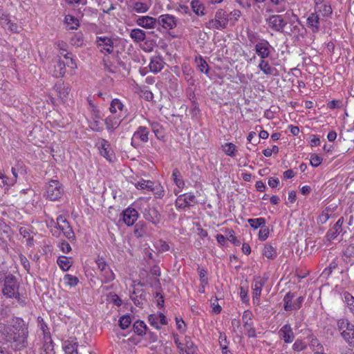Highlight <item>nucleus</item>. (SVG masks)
<instances>
[{"instance_id":"1","label":"nucleus","mask_w":354,"mask_h":354,"mask_svg":"<svg viewBox=\"0 0 354 354\" xmlns=\"http://www.w3.org/2000/svg\"><path fill=\"white\" fill-rule=\"evenodd\" d=\"M3 279V295L8 298L19 299L20 294L19 292V284L16 277L11 273H7L6 271Z\"/></svg>"},{"instance_id":"2","label":"nucleus","mask_w":354,"mask_h":354,"mask_svg":"<svg viewBox=\"0 0 354 354\" xmlns=\"http://www.w3.org/2000/svg\"><path fill=\"white\" fill-rule=\"evenodd\" d=\"M337 326L343 339L348 343L354 344V325L347 319L342 318L337 320Z\"/></svg>"},{"instance_id":"3","label":"nucleus","mask_w":354,"mask_h":354,"mask_svg":"<svg viewBox=\"0 0 354 354\" xmlns=\"http://www.w3.org/2000/svg\"><path fill=\"white\" fill-rule=\"evenodd\" d=\"M228 21L227 12L223 9H219L216 12L214 19L209 20L206 24V27L210 29L223 30L227 27Z\"/></svg>"},{"instance_id":"4","label":"nucleus","mask_w":354,"mask_h":354,"mask_svg":"<svg viewBox=\"0 0 354 354\" xmlns=\"http://www.w3.org/2000/svg\"><path fill=\"white\" fill-rule=\"evenodd\" d=\"M64 194L62 185L56 180L49 181L46 187L45 196L46 198L50 201H57Z\"/></svg>"},{"instance_id":"5","label":"nucleus","mask_w":354,"mask_h":354,"mask_svg":"<svg viewBox=\"0 0 354 354\" xmlns=\"http://www.w3.org/2000/svg\"><path fill=\"white\" fill-rule=\"evenodd\" d=\"M28 332H20L19 333H11L10 342L12 346L18 351H21L28 346Z\"/></svg>"},{"instance_id":"6","label":"nucleus","mask_w":354,"mask_h":354,"mask_svg":"<svg viewBox=\"0 0 354 354\" xmlns=\"http://www.w3.org/2000/svg\"><path fill=\"white\" fill-rule=\"evenodd\" d=\"M149 129L143 126H140L134 132L131 138V145L137 148L140 144L139 140L142 142H147L149 141Z\"/></svg>"},{"instance_id":"7","label":"nucleus","mask_w":354,"mask_h":354,"mask_svg":"<svg viewBox=\"0 0 354 354\" xmlns=\"http://www.w3.org/2000/svg\"><path fill=\"white\" fill-rule=\"evenodd\" d=\"M115 39L106 36H100L96 37L95 44L100 48L102 53L111 54L113 51Z\"/></svg>"},{"instance_id":"8","label":"nucleus","mask_w":354,"mask_h":354,"mask_svg":"<svg viewBox=\"0 0 354 354\" xmlns=\"http://www.w3.org/2000/svg\"><path fill=\"white\" fill-rule=\"evenodd\" d=\"M176 207L179 209H185L197 203L195 195L192 193H186L178 196L176 200Z\"/></svg>"},{"instance_id":"9","label":"nucleus","mask_w":354,"mask_h":354,"mask_svg":"<svg viewBox=\"0 0 354 354\" xmlns=\"http://www.w3.org/2000/svg\"><path fill=\"white\" fill-rule=\"evenodd\" d=\"M272 46L270 43L262 39L254 45V51L261 59H266L271 55Z\"/></svg>"},{"instance_id":"10","label":"nucleus","mask_w":354,"mask_h":354,"mask_svg":"<svg viewBox=\"0 0 354 354\" xmlns=\"http://www.w3.org/2000/svg\"><path fill=\"white\" fill-rule=\"evenodd\" d=\"M177 19L169 14L161 15L157 19L158 26H162L166 30H171L177 26Z\"/></svg>"},{"instance_id":"11","label":"nucleus","mask_w":354,"mask_h":354,"mask_svg":"<svg viewBox=\"0 0 354 354\" xmlns=\"http://www.w3.org/2000/svg\"><path fill=\"white\" fill-rule=\"evenodd\" d=\"M144 218L158 227L162 221V217L159 212L155 207L145 208L143 212Z\"/></svg>"},{"instance_id":"12","label":"nucleus","mask_w":354,"mask_h":354,"mask_svg":"<svg viewBox=\"0 0 354 354\" xmlns=\"http://www.w3.org/2000/svg\"><path fill=\"white\" fill-rule=\"evenodd\" d=\"M268 26L272 30L283 32L284 28L287 24L281 15H272L268 19Z\"/></svg>"},{"instance_id":"13","label":"nucleus","mask_w":354,"mask_h":354,"mask_svg":"<svg viewBox=\"0 0 354 354\" xmlns=\"http://www.w3.org/2000/svg\"><path fill=\"white\" fill-rule=\"evenodd\" d=\"M279 337L285 343H291L295 339V335L290 324L283 326L278 331Z\"/></svg>"},{"instance_id":"14","label":"nucleus","mask_w":354,"mask_h":354,"mask_svg":"<svg viewBox=\"0 0 354 354\" xmlns=\"http://www.w3.org/2000/svg\"><path fill=\"white\" fill-rule=\"evenodd\" d=\"M344 223V218L340 217L337 221L334 224V225L330 227L326 235V238L327 241H331L335 239L342 232V225Z\"/></svg>"},{"instance_id":"15","label":"nucleus","mask_w":354,"mask_h":354,"mask_svg":"<svg viewBox=\"0 0 354 354\" xmlns=\"http://www.w3.org/2000/svg\"><path fill=\"white\" fill-rule=\"evenodd\" d=\"M122 220L128 225H133L138 218V212L134 208L128 207L122 213Z\"/></svg>"},{"instance_id":"16","label":"nucleus","mask_w":354,"mask_h":354,"mask_svg":"<svg viewBox=\"0 0 354 354\" xmlns=\"http://www.w3.org/2000/svg\"><path fill=\"white\" fill-rule=\"evenodd\" d=\"M100 154L106 160L111 162L113 158V151L110 143L105 139H100L97 143Z\"/></svg>"},{"instance_id":"17","label":"nucleus","mask_w":354,"mask_h":354,"mask_svg":"<svg viewBox=\"0 0 354 354\" xmlns=\"http://www.w3.org/2000/svg\"><path fill=\"white\" fill-rule=\"evenodd\" d=\"M138 26L145 29H151L158 27L157 19L149 16H141L136 20Z\"/></svg>"},{"instance_id":"18","label":"nucleus","mask_w":354,"mask_h":354,"mask_svg":"<svg viewBox=\"0 0 354 354\" xmlns=\"http://www.w3.org/2000/svg\"><path fill=\"white\" fill-rule=\"evenodd\" d=\"M321 20L322 19L319 17V15L314 12L308 17L307 25L312 29L313 32H317L319 30Z\"/></svg>"},{"instance_id":"19","label":"nucleus","mask_w":354,"mask_h":354,"mask_svg":"<svg viewBox=\"0 0 354 354\" xmlns=\"http://www.w3.org/2000/svg\"><path fill=\"white\" fill-rule=\"evenodd\" d=\"M196 351V346L194 345L190 337L186 336L183 342L180 354H194Z\"/></svg>"},{"instance_id":"20","label":"nucleus","mask_w":354,"mask_h":354,"mask_svg":"<svg viewBox=\"0 0 354 354\" xmlns=\"http://www.w3.org/2000/svg\"><path fill=\"white\" fill-rule=\"evenodd\" d=\"M148 319L150 324L157 329L160 328L159 324L166 325L167 324L166 317L162 313H159L158 315H150Z\"/></svg>"},{"instance_id":"21","label":"nucleus","mask_w":354,"mask_h":354,"mask_svg":"<svg viewBox=\"0 0 354 354\" xmlns=\"http://www.w3.org/2000/svg\"><path fill=\"white\" fill-rule=\"evenodd\" d=\"M267 281V278L265 277H256L254 279V285L253 288V300L258 299L261 295L262 287Z\"/></svg>"},{"instance_id":"22","label":"nucleus","mask_w":354,"mask_h":354,"mask_svg":"<svg viewBox=\"0 0 354 354\" xmlns=\"http://www.w3.org/2000/svg\"><path fill=\"white\" fill-rule=\"evenodd\" d=\"M11 333H19L20 332H28V326L21 319L17 317L13 320L12 329Z\"/></svg>"},{"instance_id":"23","label":"nucleus","mask_w":354,"mask_h":354,"mask_svg":"<svg viewBox=\"0 0 354 354\" xmlns=\"http://www.w3.org/2000/svg\"><path fill=\"white\" fill-rule=\"evenodd\" d=\"M315 12L319 15V17H329L331 15L333 10L330 5L323 3L315 4Z\"/></svg>"},{"instance_id":"24","label":"nucleus","mask_w":354,"mask_h":354,"mask_svg":"<svg viewBox=\"0 0 354 354\" xmlns=\"http://www.w3.org/2000/svg\"><path fill=\"white\" fill-rule=\"evenodd\" d=\"M78 344L76 339L66 340L63 344V349L66 354H79Z\"/></svg>"},{"instance_id":"25","label":"nucleus","mask_w":354,"mask_h":354,"mask_svg":"<svg viewBox=\"0 0 354 354\" xmlns=\"http://www.w3.org/2000/svg\"><path fill=\"white\" fill-rule=\"evenodd\" d=\"M164 64L162 59L160 56H156L151 58L149 66L151 72L157 73L162 69Z\"/></svg>"},{"instance_id":"26","label":"nucleus","mask_w":354,"mask_h":354,"mask_svg":"<svg viewBox=\"0 0 354 354\" xmlns=\"http://www.w3.org/2000/svg\"><path fill=\"white\" fill-rule=\"evenodd\" d=\"M54 89L59 94V97L63 100H65L68 97L71 91L70 87L65 86L64 82L62 81L57 82L54 86Z\"/></svg>"},{"instance_id":"27","label":"nucleus","mask_w":354,"mask_h":354,"mask_svg":"<svg viewBox=\"0 0 354 354\" xmlns=\"http://www.w3.org/2000/svg\"><path fill=\"white\" fill-rule=\"evenodd\" d=\"M129 36L135 43H140L146 39L145 31L140 28L132 29Z\"/></svg>"},{"instance_id":"28","label":"nucleus","mask_w":354,"mask_h":354,"mask_svg":"<svg viewBox=\"0 0 354 354\" xmlns=\"http://www.w3.org/2000/svg\"><path fill=\"white\" fill-rule=\"evenodd\" d=\"M54 62V75L57 77H63L66 73V64L59 57L55 59Z\"/></svg>"},{"instance_id":"29","label":"nucleus","mask_w":354,"mask_h":354,"mask_svg":"<svg viewBox=\"0 0 354 354\" xmlns=\"http://www.w3.org/2000/svg\"><path fill=\"white\" fill-rule=\"evenodd\" d=\"M106 128L109 131H113L120 124V120L115 116H109L105 119Z\"/></svg>"},{"instance_id":"30","label":"nucleus","mask_w":354,"mask_h":354,"mask_svg":"<svg viewBox=\"0 0 354 354\" xmlns=\"http://www.w3.org/2000/svg\"><path fill=\"white\" fill-rule=\"evenodd\" d=\"M100 118L101 117L100 115L99 111H94L92 116L93 121L90 122L89 123V127L93 131L99 132L102 130V127L100 122Z\"/></svg>"},{"instance_id":"31","label":"nucleus","mask_w":354,"mask_h":354,"mask_svg":"<svg viewBox=\"0 0 354 354\" xmlns=\"http://www.w3.org/2000/svg\"><path fill=\"white\" fill-rule=\"evenodd\" d=\"M11 328L6 325L0 324V343L10 342Z\"/></svg>"},{"instance_id":"32","label":"nucleus","mask_w":354,"mask_h":354,"mask_svg":"<svg viewBox=\"0 0 354 354\" xmlns=\"http://www.w3.org/2000/svg\"><path fill=\"white\" fill-rule=\"evenodd\" d=\"M172 180H173L174 183H175V185L177 186V187L180 190H182L184 188L185 185V181L183 178V176H182L180 171L177 168H175L173 170Z\"/></svg>"},{"instance_id":"33","label":"nucleus","mask_w":354,"mask_h":354,"mask_svg":"<svg viewBox=\"0 0 354 354\" xmlns=\"http://www.w3.org/2000/svg\"><path fill=\"white\" fill-rule=\"evenodd\" d=\"M258 68L266 75H273L274 71H276L274 68L270 66L266 59H261Z\"/></svg>"},{"instance_id":"34","label":"nucleus","mask_w":354,"mask_h":354,"mask_svg":"<svg viewBox=\"0 0 354 354\" xmlns=\"http://www.w3.org/2000/svg\"><path fill=\"white\" fill-rule=\"evenodd\" d=\"M133 328L134 333L138 335L142 336L146 334L147 326L143 321L137 320L134 322Z\"/></svg>"},{"instance_id":"35","label":"nucleus","mask_w":354,"mask_h":354,"mask_svg":"<svg viewBox=\"0 0 354 354\" xmlns=\"http://www.w3.org/2000/svg\"><path fill=\"white\" fill-rule=\"evenodd\" d=\"M295 297V293L288 292L283 297V308L286 311H291L293 310L292 308V299Z\"/></svg>"},{"instance_id":"36","label":"nucleus","mask_w":354,"mask_h":354,"mask_svg":"<svg viewBox=\"0 0 354 354\" xmlns=\"http://www.w3.org/2000/svg\"><path fill=\"white\" fill-rule=\"evenodd\" d=\"M131 299L136 306L142 307L143 301H146V293L142 292L139 295L134 291L131 295Z\"/></svg>"},{"instance_id":"37","label":"nucleus","mask_w":354,"mask_h":354,"mask_svg":"<svg viewBox=\"0 0 354 354\" xmlns=\"http://www.w3.org/2000/svg\"><path fill=\"white\" fill-rule=\"evenodd\" d=\"M195 63L196 64V67L199 69V71L201 73H205L206 74L208 73V64L207 62L201 56L196 57Z\"/></svg>"},{"instance_id":"38","label":"nucleus","mask_w":354,"mask_h":354,"mask_svg":"<svg viewBox=\"0 0 354 354\" xmlns=\"http://www.w3.org/2000/svg\"><path fill=\"white\" fill-rule=\"evenodd\" d=\"M136 188L140 189H147L149 191L154 190V183L150 180H142L141 181H138L135 184Z\"/></svg>"},{"instance_id":"39","label":"nucleus","mask_w":354,"mask_h":354,"mask_svg":"<svg viewBox=\"0 0 354 354\" xmlns=\"http://www.w3.org/2000/svg\"><path fill=\"white\" fill-rule=\"evenodd\" d=\"M248 223L250 225L254 230L260 227V229L263 227H265L266 225V219L263 217L257 218H249L248 220Z\"/></svg>"},{"instance_id":"40","label":"nucleus","mask_w":354,"mask_h":354,"mask_svg":"<svg viewBox=\"0 0 354 354\" xmlns=\"http://www.w3.org/2000/svg\"><path fill=\"white\" fill-rule=\"evenodd\" d=\"M101 277L103 278L102 282L104 283H109L115 279V274L109 267L101 272Z\"/></svg>"},{"instance_id":"41","label":"nucleus","mask_w":354,"mask_h":354,"mask_svg":"<svg viewBox=\"0 0 354 354\" xmlns=\"http://www.w3.org/2000/svg\"><path fill=\"white\" fill-rule=\"evenodd\" d=\"M263 254L270 259L276 258L277 253L274 247L270 244H266L263 248Z\"/></svg>"},{"instance_id":"42","label":"nucleus","mask_w":354,"mask_h":354,"mask_svg":"<svg viewBox=\"0 0 354 354\" xmlns=\"http://www.w3.org/2000/svg\"><path fill=\"white\" fill-rule=\"evenodd\" d=\"M191 6L192 10L197 15H203L205 8L202 3L199 0H192L191 2Z\"/></svg>"},{"instance_id":"43","label":"nucleus","mask_w":354,"mask_h":354,"mask_svg":"<svg viewBox=\"0 0 354 354\" xmlns=\"http://www.w3.org/2000/svg\"><path fill=\"white\" fill-rule=\"evenodd\" d=\"M301 25L300 24L299 21H292L290 24V26H289V31L288 30H284V32L286 33H287L288 35H298L300 34V31H301Z\"/></svg>"},{"instance_id":"44","label":"nucleus","mask_w":354,"mask_h":354,"mask_svg":"<svg viewBox=\"0 0 354 354\" xmlns=\"http://www.w3.org/2000/svg\"><path fill=\"white\" fill-rule=\"evenodd\" d=\"M124 107L122 102L119 99L115 98L111 102L109 111L111 113H115L118 110L122 111Z\"/></svg>"},{"instance_id":"45","label":"nucleus","mask_w":354,"mask_h":354,"mask_svg":"<svg viewBox=\"0 0 354 354\" xmlns=\"http://www.w3.org/2000/svg\"><path fill=\"white\" fill-rule=\"evenodd\" d=\"M222 149L226 155L231 157L235 156L236 146L232 142L225 143V145H222Z\"/></svg>"},{"instance_id":"46","label":"nucleus","mask_w":354,"mask_h":354,"mask_svg":"<svg viewBox=\"0 0 354 354\" xmlns=\"http://www.w3.org/2000/svg\"><path fill=\"white\" fill-rule=\"evenodd\" d=\"M57 264L60 268L64 271H67L71 267V263L68 257L65 256L59 257L57 261Z\"/></svg>"},{"instance_id":"47","label":"nucleus","mask_w":354,"mask_h":354,"mask_svg":"<svg viewBox=\"0 0 354 354\" xmlns=\"http://www.w3.org/2000/svg\"><path fill=\"white\" fill-rule=\"evenodd\" d=\"M145 227L146 225L144 222L140 221L136 223L133 231L134 235L137 238L142 237L145 234Z\"/></svg>"},{"instance_id":"48","label":"nucleus","mask_w":354,"mask_h":354,"mask_svg":"<svg viewBox=\"0 0 354 354\" xmlns=\"http://www.w3.org/2000/svg\"><path fill=\"white\" fill-rule=\"evenodd\" d=\"M149 6L142 2L136 1L133 5V10L137 13H145L148 11Z\"/></svg>"},{"instance_id":"49","label":"nucleus","mask_w":354,"mask_h":354,"mask_svg":"<svg viewBox=\"0 0 354 354\" xmlns=\"http://www.w3.org/2000/svg\"><path fill=\"white\" fill-rule=\"evenodd\" d=\"M61 231L64 233V235L66 236V239L68 240H73L75 238V234L72 230L71 226L69 223H68L66 225L64 226H60Z\"/></svg>"},{"instance_id":"50","label":"nucleus","mask_w":354,"mask_h":354,"mask_svg":"<svg viewBox=\"0 0 354 354\" xmlns=\"http://www.w3.org/2000/svg\"><path fill=\"white\" fill-rule=\"evenodd\" d=\"M65 22L69 26L68 29H77L79 26V21L75 17L71 15H66L65 17Z\"/></svg>"},{"instance_id":"51","label":"nucleus","mask_w":354,"mask_h":354,"mask_svg":"<svg viewBox=\"0 0 354 354\" xmlns=\"http://www.w3.org/2000/svg\"><path fill=\"white\" fill-rule=\"evenodd\" d=\"M19 171H20L21 174L23 173L22 167H20V168L12 167V173L13 175V178H10V180L9 181L5 180L4 185L10 186V185H14L17 181Z\"/></svg>"},{"instance_id":"52","label":"nucleus","mask_w":354,"mask_h":354,"mask_svg":"<svg viewBox=\"0 0 354 354\" xmlns=\"http://www.w3.org/2000/svg\"><path fill=\"white\" fill-rule=\"evenodd\" d=\"M310 348L313 349L314 354L323 353V346L319 342L317 339H313L310 344Z\"/></svg>"},{"instance_id":"53","label":"nucleus","mask_w":354,"mask_h":354,"mask_svg":"<svg viewBox=\"0 0 354 354\" xmlns=\"http://www.w3.org/2000/svg\"><path fill=\"white\" fill-rule=\"evenodd\" d=\"M131 323V319L128 315L122 316L119 319V326L123 330L127 329Z\"/></svg>"},{"instance_id":"54","label":"nucleus","mask_w":354,"mask_h":354,"mask_svg":"<svg viewBox=\"0 0 354 354\" xmlns=\"http://www.w3.org/2000/svg\"><path fill=\"white\" fill-rule=\"evenodd\" d=\"M150 125L151 130L153 131L157 138L159 139L160 137L162 136V128L158 122H151Z\"/></svg>"},{"instance_id":"55","label":"nucleus","mask_w":354,"mask_h":354,"mask_svg":"<svg viewBox=\"0 0 354 354\" xmlns=\"http://www.w3.org/2000/svg\"><path fill=\"white\" fill-rule=\"evenodd\" d=\"M64 279L66 283L71 287L75 286L79 282V279L77 277L69 274H65Z\"/></svg>"},{"instance_id":"56","label":"nucleus","mask_w":354,"mask_h":354,"mask_svg":"<svg viewBox=\"0 0 354 354\" xmlns=\"http://www.w3.org/2000/svg\"><path fill=\"white\" fill-rule=\"evenodd\" d=\"M306 344L300 339H297L292 344V349L297 352L304 351L306 348Z\"/></svg>"},{"instance_id":"57","label":"nucleus","mask_w":354,"mask_h":354,"mask_svg":"<svg viewBox=\"0 0 354 354\" xmlns=\"http://www.w3.org/2000/svg\"><path fill=\"white\" fill-rule=\"evenodd\" d=\"M338 266V263L335 260L331 261L328 267H326L322 272V275L328 277L332 272L335 270Z\"/></svg>"},{"instance_id":"58","label":"nucleus","mask_w":354,"mask_h":354,"mask_svg":"<svg viewBox=\"0 0 354 354\" xmlns=\"http://www.w3.org/2000/svg\"><path fill=\"white\" fill-rule=\"evenodd\" d=\"M322 158L320 156H319L316 153H313L311 155L310 165L313 167H317L319 166L322 164Z\"/></svg>"},{"instance_id":"59","label":"nucleus","mask_w":354,"mask_h":354,"mask_svg":"<svg viewBox=\"0 0 354 354\" xmlns=\"http://www.w3.org/2000/svg\"><path fill=\"white\" fill-rule=\"evenodd\" d=\"M156 248L158 250L159 252H164L169 250V245L168 243L163 241V240H159L156 243Z\"/></svg>"},{"instance_id":"60","label":"nucleus","mask_w":354,"mask_h":354,"mask_svg":"<svg viewBox=\"0 0 354 354\" xmlns=\"http://www.w3.org/2000/svg\"><path fill=\"white\" fill-rule=\"evenodd\" d=\"M269 233H270L269 229L265 225V227H261L259 232V235H258L259 239L261 241H266L269 236Z\"/></svg>"},{"instance_id":"61","label":"nucleus","mask_w":354,"mask_h":354,"mask_svg":"<svg viewBox=\"0 0 354 354\" xmlns=\"http://www.w3.org/2000/svg\"><path fill=\"white\" fill-rule=\"evenodd\" d=\"M243 323H244V327L246 326H251L252 323H250L249 321H251L252 319V313L249 310H245L243 313V317H242Z\"/></svg>"},{"instance_id":"62","label":"nucleus","mask_w":354,"mask_h":354,"mask_svg":"<svg viewBox=\"0 0 354 354\" xmlns=\"http://www.w3.org/2000/svg\"><path fill=\"white\" fill-rule=\"evenodd\" d=\"M44 351L45 354H55L52 340L44 344Z\"/></svg>"},{"instance_id":"63","label":"nucleus","mask_w":354,"mask_h":354,"mask_svg":"<svg viewBox=\"0 0 354 354\" xmlns=\"http://www.w3.org/2000/svg\"><path fill=\"white\" fill-rule=\"evenodd\" d=\"M248 38L250 42L252 44H256L259 40L261 39H259V35L254 32H250L248 33Z\"/></svg>"},{"instance_id":"64","label":"nucleus","mask_w":354,"mask_h":354,"mask_svg":"<svg viewBox=\"0 0 354 354\" xmlns=\"http://www.w3.org/2000/svg\"><path fill=\"white\" fill-rule=\"evenodd\" d=\"M343 254L346 257H354V244L348 245L343 252Z\"/></svg>"}]
</instances>
